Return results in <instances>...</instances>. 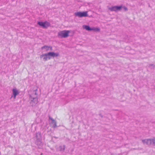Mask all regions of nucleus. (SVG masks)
<instances>
[{
	"label": "nucleus",
	"instance_id": "nucleus-1",
	"mask_svg": "<svg viewBox=\"0 0 155 155\" xmlns=\"http://www.w3.org/2000/svg\"><path fill=\"white\" fill-rule=\"evenodd\" d=\"M41 137V133L38 132L36 133L35 143L39 148H41V147L42 138Z\"/></svg>",
	"mask_w": 155,
	"mask_h": 155
},
{
	"label": "nucleus",
	"instance_id": "nucleus-2",
	"mask_svg": "<svg viewBox=\"0 0 155 155\" xmlns=\"http://www.w3.org/2000/svg\"><path fill=\"white\" fill-rule=\"evenodd\" d=\"M142 143L148 146L152 145L155 146V137L152 138L146 139L142 140Z\"/></svg>",
	"mask_w": 155,
	"mask_h": 155
},
{
	"label": "nucleus",
	"instance_id": "nucleus-3",
	"mask_svg": "<svg viewBox=\"0 0 155 155\" xmlns=\"http://www.w3.org/2000/svg\"><path fill=\"white\" fill-rule=\"evenodd\" d=\"M37 24L41 28L45 29L47 28L48 27L50 26L51 25L50 23L47 21L44 22L42 21H38Z\"/></svg>",
	"mask_w": 155,
	"mask_h": 155
},
{
	"label": "nucleus",
	"instance_id": "nucleus-4",
	"mask_svg": "<svg viewBox=\"0 0 155 155\" xmlns=\"http://www.w3.org/2000/svg\"><path fill=\"white\" fill-rule=\"evenodd\" d=\"M70 31L69 30H64L58 33V36L61 38H67L69 36V33Z\"/></svg>",
	"mask_w": 155,
	"mask_h": 155
},
{
	"label": "nucleus",
	"instance_id": "nucleus-5",
	"mask_svg": "<svg viewBox=\"0 0 155 155\" xmlns=\"http://www.w3.org/2000/svg\"><path fill=\"white\" fill-rule=\"evenodd\" d=\"M74 15L75 16H78L79 18L88 16L87 12H76L75 13Z\"/></svg>",
	"mask_w": 155,
	"mask_h": 155
},
{
	"label": "nucleus",
	"instance_id": "nucleus-6",
	"mask_svg": "<svg viewBox=\"0 0 155 155\" xmlns=\"http://www.w3.org/2000/svg\"><path fill=\"white\" fill-rule=\"evenodd\" d=\"M30 98L31 99L30 104L32 106H35L38 103V99L37 97H33L31 96H30Z\"/></svg>",
	"mask_w": 155,
	"mask_h": 155
},
{
	"label": "nucleus",
	"instance_id": "nucleus-7",
	"mask_svg": "<svg viewBox=\"0 0 155 155\" xmlns=\"http://www.w3.org/2000/svg\"><path fill=\"white\" fill-rule=\"evenodd\" d=\"M122 5L119 6H114L109 8V9L111 11H117L120 10L122 8Z\"/></svg>",
	"mask_w": 155,
	"mask_h": 155
},
{
	"label": "nucleus",
	"instance_id": "nucleus-8",
	"mask_svg": "<svg viewBox=\"0 0 155 155\" xmlns=\"http://www.w3.org/2000/svg\"><path fill=\"white\" fill-rule=\"evenodd\" d=\"M48 53L45 54H42L40 56V58H43V60L44 61H46L48 60V58L49 59H51V57L49 56L48 55Z\"/></svg>",
	"mask_w": 155,
	"mask_h": 155
},
{
	"label": "nucleus",
	"instance_id": "nucleus-9",
	"mask_svg": "<svg viewBox=\"0 0 155 155\" xmlns=\"http://www.w3.org/2000/svg\"><path fill=\"white\" fill-rule=\"evenodd\" d=\"M48 55L50 57H52L53 58L56 57L59 55L58 53H54L53 52H48Z\"/></svg>",
	"mask_w": 155,
	"mask_h": 155
},
{
	"label": "nucleus",
	"instance_id": "nucleus-10",
	"mask_svg": "<svg viewBox=\"0 0 155 155\" xmlns=\"http://www.w3.org/2000/svg\"><path fill=\"white\" fill-rule=\"evenodd\" d=\"M49 119L51 120V124L52 125V127L55 128L57 127L56 121L50 116L49 117Z\"/></svg>",
	"mask_w": 155,
	"mask_h": 155
},
{
	"label": "nucleus",
	"instance_id": "nucleus-11",
	"mask_svg": "<svg viewBox=\"0 0 155 155\" xmlns=\"http://www.w3.org/2000/svg\"><path fill=\"white\" fill-rule=\"evenodd\" d=\"M12 91L13 97L14 98H15L16 96L19 94V92L16 88L13 89Z\"/></svg>",
	"mask_w": 155,
	"mask_h": 155
},
{
	"label": "nucleus",
	"instance_id": "nucleus-12",
	"mask_svg": "<svg viewBox=\"0 0 155 155\" xmlns=\"http://www.w3.org/2000/svg\"><path fill=\"white\" fill-rule=\"evenodd\" d=\"M65 147V146L64 145L63 146H60L58 147L57 148L58 151L63 152L64 151Z\"/></svg>",
	"mask_w": 155,
	"mask_h": 155
},
{
	"label": "nucleus",
	"instance_id": "nucleus-13",
	"mask_svg": "<svg viewBox=\"0 0 155 155\" xmlns=\"http://www.w3.org/2000/svg\"><path fill=\"white\" fill-rule=\"evenodd\" d=\"M82 28L83 29L89 31H91L93 30V28H91L89 25H83Z\"/></svg>",
	"mask_w": 155,
	"mask_h": 155
},
{
	"label": "nucleus",
	"instance_id": "nucleus-14",
	"mask_svg": "<svg viewBox=\"0 0 155 155\" xmlns=\"http://www.w3.org/2000/svg\"><path fill=\"white\" fill-rule=\"evenodd\" d=\"M43 49H45L46 51H47L49 50V46L45 45L41 48V49L42 50H43Z\"/></svg>",
	"mask_w": 155,
	"mask_h": 155
},
{
	"label": "nucleus",
	"instance_id": "nucleus-15",
	"mask_svg": "<svg viewBox=\"0 0 155 155\" xmlns=\"http://www.w3.org/2000/svg\"><path fill=\"white\" fill-rule=\"evenodd\" d=\"M95 31H99L100 30V29L98 28H93V30Z\"/></svg>",
	"mask_w": 155,
	"mask_h": 155
},
{
	"label": "nucleus",
	"instance_id": "nucleus-16",
	"mask_svg": "<svg viewBox=\"0 0 155 155\" xmlns=\"http://www.w3.org/2000/svg\"><path fill=\"white\" fill-rule=\"evenodd\" d=\"M123 8H124V9L125 11H127L128 10L127 8V7H126L124 6L123 7Z\"/></svg>",
	"mask_w": 155,
	"mask_h": 155
},
{
	"label": "nucleus",
	"instance_id": "nucleus-17",
	"mask_svg": "<svg viewBox=\"0 0 155 155\" xmlns=\"http://www.w3.org/2000/svg\"><path fill=\"white\" fill-rule=\"evenodd\" d=\"M49 49L51 51L52 50V46H49Z\"/></svg>",
	"mask_w": 155,
	"mask_h": 155
},
{
	"label": "nucleus",
	"instance_id": "nucleus-18",
	"mask_svg": "<svg viewBox=\"0 0 155 155\" xmlns=\"http://www.w3.org/2000/svg\"><path fill=\"white\" fill-rule=\"evenodd\" d=\"M54 137V138H55V139H57V138H58V137H55V136Z\"/></svg>",
	"mask_w": 155,
	"mask_h": 155
},
{
	"label": "nucleus",
	"instance_id": "nucleus-19",
	"mask_svg": "<svg viewBox=\"0 0 155 155\" xmlns=\"http://www.w3.org/2000/svg\"><path fill=\"white\" fill-rule=\"evenodd\" d=\"M41 155H42V153H41Z\"/></svg>",
	"mask_w": 155,
	"mask_h": 155
}]
</instances>
